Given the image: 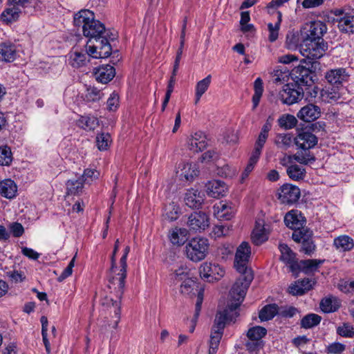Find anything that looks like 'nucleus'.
I'll return each instance as SVG.
<instances>
[{
  "label": "nucleus",
  "mask_w": 354,
  "mask_h": 354,
  "mask_svg": "<svg viewBox=\"0 0 354 354\" xmlns=\"http://www.w3.org/2000/svg\"><path fill=\"white\" fill-rule=\"evenodd\" d=\"M77 125L85 130L91 131L94 130L99 126V120L94 116H81L77 121Z\"/></svg>",
  "instance_id": "nucleus-35"
},
{
  "label": "nucleus",
  "mask_w": 354,
  "mask_h": 354,
  "mask_svg": "<svg viewBox=\"0 0 354 354\" xmlns=\"http://www.w3.org/2000/svg\"><path fill=\"white\" fill-rule=\"evenodd\" d=\"M274 144L278 148L287 149L292 144V136L290 133H279L275 137Z\"/></svg>",
  "instance_id": "nucleus-45"
},
{
  "label": "nucleus",
  "mask_w": 354,
  "mask_h": 354,
  "mask_svg": "<svg viewBox=\"0 0 354 354\" xmlns=\"http://www.w3.org/2000/svg\"><path fill=\"white\" fill-rule=\"evenodd\" d=\"M204 199V193L193 188L187 190L184 198L185 204L191 208H199Z\"/></svg>",
  "instance_id": "nucleus-18"
},
{
  "label": "nucleus",
  "mask_w": 354,
  "mask_h": 354,
  "mask_svg": "<svg viewBox=\"0 0 354 354\" xmlns=\"http://www.w3.org/2000/svg\"><path fill=\"white\" fill-rule=\"evenodd\" d=\"M99 175V171L94 169H86L80 178L83 180V183H89L97 179Z\"/></svg>",
  "instance_id": "nucleus-54"
},
{
  "label": "nucleus",
  "mask_w": 354,
  "mask_h": 354,
  "mask_svg": "<svg viewBox=\"0 0 354 354\" xmlns=\"http://www.w3.org/2000/svg\"><path fill=\"white\" fill-rule=\"evenodd\" d=\"M12 160L10 148L8 146L0 147V165H9Z\"/></svg>",
  "instance_id": "nucleus-50"
},
{
  "label": "nucleus",
  "mask_w": 354,
  "mask_h": 354,
  "mask_svg": "<svg viewBox=\"0 0 354 354\" xmlns=\"http://www.w3.org/2000/svg\"><path fill=\"white\" fill-rule=\"evenodd\" d=\"M177 173H179L180 176L184 177L187 180H192L198 175V170L195 165L182 163L179 165Z\"/></svg>",
  "instance_id": "nucleus-30"
},
{
  "label": "nucleus",
  "mask_w": 354,
  "mask_h": 354,
  "mask_svg": "<svg viewBox=\"0 0 354 354\" xmlns=\"http://www.w3.org/2000/svg\"><path fill=\"white\" fill-rule=\"evenodd\" d=\"M318 142L317 136L309 131H302L297 134L295 142L299 151L293 156L294 159L299 163L307 165L315 162V158L310 153Z\"/></svg>",
  "instance_id": "nucleus-3"
},
{
  "label": "nucleus",
  "mask_w": 354,
  "mask_h": 354,
  "mask_svg": "<svg viewBox=\"0 0 354 354\" xmlns=\"http://www.w3.org/2000/svg\"><path fill=\"white\" fill-rule=\"evenodd\" d=\"M267 239L268 236L265 228L257 223L252 234V242L255 245H259L267 241Z\"/></svg>",
  "instance_id": "nucleus-40"
},
{
  "label": "nucleus",
  "mask_w": 354,
  "mask_h": 354,
  "mask_svg": "<svg viewBox=\"0 0 354 354\" xmlns=\"http://www.w3.org/2000/svg\"><path fill=\"white\" fill-rule=\"evenodd\" d=\"M115 70L113 66L106 64L95 69V75L97 82L107 84L115 76Z\"/></svg>",
  "instance_id": "nucleus-21"
},
{
  "label": "nucleus",
  "mask_w": 354,
  "mask_h": 354,
  "mask_svg": "<svg viewBox=\"0 0 354 354\" xmlns=\"http://www.w3.org/2000/svg\"><path fill=\"white\" fill-rule=\"evenodd\" d=\"M312 237L313 232L308 228L294 231L292 234V238L295 242L301 243V251L306 254H310L315 249Z\"/></svg>",
  "instance_id": "nucleus-12"
},
{
  "label": "nucleus",
  "mask_w": 354,
  "mask_h": 354,
  "mask_svg": "<svg viewBox=\"0 0 354 354\" xmlns=\"http://www.w3.org/2000/svg\"><path fill=\"white\" fill-rule=\"evenodd\" d=\"M251 253L250 247L247 242H243L238 248L235 254L234 267L241 274L232 288V294L239 295L238 300L245 297L248 288L253 280L254 276L250 268H248V262Z\"/></svg>",
  "instance_id": "nucleus-2"
},
{
  "label": "nucleus",
  "mask_w": 354,
  "mask_h": 354,
  "mask_svg": "<svg viewBox=\"0 0 354 354\" xmlns=\"http://www.w3.org/2000/svg\"><path fill=\"white\" fill-rule=\"evenodd\" d=\"M67 195H78L82 192L84 183L82 179H71L66 183Z\"/></svg>",
  "instance_id": "nucleus-36"
},
{
  "label": "nucleus",
  "mask_w": 354,
  "mask_h": 354,
  "mask_svg": "<svg viewBox=\"0 0 354 354\" xmlns=\"http://www.w3.org/2000/svg\"><path fill=\"white\" fill-rule=\"evenodd\" d=\"M17 186L14 180L6 179L0 183V194L2 196L12 199L15 197Z\"/></svg>",
  "instance_id": "nucleus-27"
},
{
  "label": "nucleus",
  "mask_w": 354,
  "mask_h": 354,
  "mask_svg": "<svg viewBox=\"0 0 354 354\" xmlns=\"http://www.w3.org/2000/svg\"><path fill=\"white\" fill-rule=\"evenodd\" d=\"M231 302L227 305V307L222 312H218L216 314L213 329H216L219 331L223 332V329L225 326V322L227 320H232L233 315L236 317L239 315L236 310L243 302L245 297L241 298V300L239 299V295L235 294L233 297L232 294V290L230 292Z\"/></svg>",
  "instance_id": "nucleus-5"
},
{
  "label": "nucleus",
  "mask_w": 354,
  "mask_h": 354,
  "mask_svg": "<svg viewBox=\"0 0 354 354\" xmlns=\"http://www.w3.org/2000/svg\"><path fill=\"white\" fill-rule=\"evenodd\" d=\"M279 249L281 252L280 260L288 265L292 272H298L299 265L296 254L285 243L279 244Z\"/></svg>",
  "instance_id": "nucleus-15"
},
{
  "label": "nucleus",
  "mask_w": 354,
  "mask_h": 354,
  "mask_svg": "<svg viewBox=\"0 0 354 354\" xmlns=\"http://www.w3.org/2000/svg\"><path fill=\"white\" fill-rule=\"evenodd\" d=\"M75 259V257H74L71 260V261L68 263V265L67 266V267L63 270L62 274L59 275V277H58L59 281H62L66 278H67L68 277L71 275V274L73 272V268L74 267Z\"/></svg>",
  "instance_id": "nucleus-62"
},
{
  "label": "nucleus",
  "mask_w": 354,
  "mask_h": 354,
  "mask_svg": "<svg viewBox=\"0 0 354 354\" xmlns=\"http://www.w3.org/2000/svg\"><path fill=\"white\" fill-rule=\"evenodd\" d=\"M322 317L315 313L305 315L301 320V327L305 329L312 328L319 324Z\"/></svg>",
  "instance_id": "nucleus-39"
},
{
  "label": "nucleus",
  "mask_w": 354,
  "mask_h": 354,
  "mask_svg": "<svg viewBox=\"0 0 354 354\" xmlns=\"http://www.w3.org/2000/svg\"><path fill=\"white\" fill-rule=\"evenodd\" d=\"M279 315V306L276 304L265 306L259 312V317L261 321H268L275 315Z\"/></svg>",
  "instance_id": "nucleus-32"
},
{
  "label": "nucleus",
  "mask_w": 354,
  "mask_h": 354,
  "mask_svg": "<svg viewBox=\"0 0 354 354\" xmlns=\"http://www.w3.org/2000/svg\"><path fill=\"white\" fill-rule=\"evenodd\" d=\"M127 278V268L120 267V272L117 274V276L113 277L109 281L108 287L109 289H113L115 293L116 297L118 298L119 301H113L111 299L112 306L114 308L115 317L117 320L113 326L114 328H117L118 324L120 320L121 315V299L124 290L125 279Z\"/></svg>",
  "instance_id": "nucleus-4"
},
{
  "label": "nucleus",
  "mask_w": 354,
  "mask_h": 354,
  "mask_svg": "<svg viewBox=\"0 0 354 354\" xmlns=\"http://www.w3.org/2000/svg\"><path fill=\"white\" fill-rule=\"evenodd\" d=\"M272 126V120L269 118L265 124L263 125L260 133L258 136L257 141L260 143H266V140L268 137V133L270 131Z\"/></svg>",
  "instance_id": "nucleus-52"
},
{
  "label": "nucleus",
  "mask_w": 354,
  "mask_h": 354,
  "mask_svg": "<svg viewBox=\"0 0 354 354\" xmlns=\"http://www.w3.org/2000/svg\"><path fill=\"white\" fill-rule=\"evenodd\" d=\"M320 115L321 109L319 106L313 104H308L303 106L297 114L299 119L306 122L315 121L319 118Z\"/></svg>",
  "instance_id": "nucleus-17"
},
{
  "label": "nucleus",
  "mask_w": 354,
  "mask_h": 354,
  "mask_svg": "<svg viewBox=\"0 0 354 354\" xmlns=\"http://www.w3.org/2000/svg\"><path fill=\"white\" fill-rule=\"evenodd\" d=\"M180 292L182 294L186 295H197V300L195 306V319L198 318L201 306L204 297V288L200 286L198 283L192 278L185 279L181 286Z\"/></svg>",
  "instance_id": "nucleus-8"
},
{
  "label": "nucleus",
  "mask_w": 354,
  "mask_h": 354,
  "mask_svg": "<svg viewBox=\"0 0 354 354\" xmlns=\"http://www.w3.org/2000/svg\"><path fill=\"white\" fill-rule=\"evenodd\" d=\"M312 288V281L308 278L298 280L295 284L291 285L288 288L290 294L295 295H303Z\"/></svg>",
  "instance_id": "nucleus-25"
},
{
  "label": "nucleus",
  "mask_w": 354,
  "mask_h": 354,
  "mask_svg": "<svg viewBox=\"0 0 354 354\" xmlns=\"http://www.w3.org/2000/svg\"><path fill=\"white\" fill-rule=\"evenodd\" d=\"M264 146V143H260L259 141H256L254 149L251 154L249 161L257 163L260 155L261 153L262 149Z\"/></svg>",
  "instance_id": "nucleus-58"
},
{
  "label": "nucleus",
  "mask_w": 354,
  "mask_h": 354,
  "mask_svg": "<svg viewBox=\"0 0 354 354\" xmlns=\"http://www.w3.org/2000/svg\"><path fill=\"white\" fill-rule=\"evenodd\" d=\"M9 228L15 237H20L24 232L23 225L17 222L10 224Z\"/></svg>",
  "instance_id": "nucleus-59"
},
{
  "label": "nucleus",
  "mask_w": 354,
  "mask_h": 354,
  "mask_svg": "<svg viewBox=\"0 0 354 354\" xmlns=\"http://www.w3.org/2000/svg\"><path fill=\"white\" fill-rule=\"evenodd\" d=\"M206 187L207 195L216 198L225 196L227 192L225 183L218 180L209 181Z\"/></svg>",
  "instance_id": "nucleus-19"
},
{
  "label": "nucleus",
  "mask_w": 354,
  "mask_h": 354,
  "mask_svg": "<svg viewBox=\"0 0 354 354\" xmlns=\"http://www.w3.org/2000/svg\"><path fill=\"white\" fill-rule=\"evenodd\" d=\"M297 312V308L293 306L279 307V315L283 317H292Z\"/></svg>",
  "instance_id": "nucleus-60"
},
{
  "label": "nucleus",
  "mask_w": 354,
  "mask_h": 354,
  "mask_svg": "<svg viewBox=\"0 0 354 354\" xmlns=\"http://www.w3.org/2000/svg\"><path fill=\"white\" fill-rule=\"evenodd\" d=\"M119 103V97L118 95L113 93L107 100V108L109 111H115L118 108Z\"/></svg>",
  "instance_id": "nucleus-63"
},
{
  "label": "nucleus",
  "mask_w": 354,
  "mask_h": 354,
  "mask_svg": "<svg viewBox=\"0 0 354 354\" xmlns=\"http://www.w3.org/2000/svg\"><path fill=\"white\" fill-rule=\"evenodd\" d=\"M89 55L86 50V53L81 51H71L68 54V64L73 68H81L86 66L89 62Z\"/></svg>",
  "instance_id": "nucleus-22"
},
{
  "label": "nucleus",
  "mask_w": 354,
  "mask_h": 354,
  "mask_svg": "<svg viewBox=\"0 0 354 354\" xmlns=\"http://www.w3.org/2000/svg\"><path fill=\"white\" fill-rule=\"evenodd\" d=\"M345 345L339 342H333L326 347V352L330 354H341L345 350Z\"/></svg>",
  "instance_id": "nucleus-57"
},
{
  "label": "nucleus",
  "mask_w": 354,
  "mask_h": 354,
  "mask_svg": "<svg viewBox=\"0 0 354 354\" xmlns=\"http://www.w3.org/2000/svg\"><path fill=\"white\" fill-rule=\"evenodd\" d=\"M325 77L330 84L337 85V88L338 85L348 80V75L345 68H339L328 71Z\"/></svg>",
  "instance_id": "nucleus-20"
},
{
  "label": "nucleus",
  "mask_w": 354,
  "mask_h": 354,
  "mask_svg": "<svg viewBox=\"0 0 354 354\" xmlns=\"http://www.w3.org/2000/svg\"><path fill=\"white\" fill-rule=\"evenodd\" d=\"M21 10L18 7L10 6L7 8L1 15V17L3 22H11L17 21L19 19Z\"/></svg>",
  "instance_id": "nucleus-44"
},
{
  "label": "nucleus",
  "mask_w": 354,
  "mask_h": 354,
  "mask_svg": "<svg viewBox=\"0 0 354 354\" xmlns=\"http://www.w3.org/2000/svg\"><path fill=\"white\" fill-rule=\"evenodd\" d=\"M209 241L205 238H194L185 246L187 257L194 261L203 260L208 252Z\"/></svg>",
  "instance_id": "nucleus-6"
},
{
  "label": "nucleus",
  "mask_w": 354,
  "mask_h": 354,
  "mask_svg": "<svg viewBox=\"0 0 354 354\" xmlns=\"http://www.w3.org/2000/svg\"><path fill=\"white\" fill-rule=\"evenodd\" d=\"M279 125L285 129H290L297 125V120L292 115H283L278 120Z\"/></svg>",
  "instance_id": "nucleus-48"
},
{
  "label": "nucleus",
  "mask_w": 354,
  "mask_h": 354,
  "mask_svg": "<svg viewBox=\"0 0 354 354\" xmlns=\"http://www.w3.org/2000/svg\"><path fill=\"white\" fill-rule=\"evenodd\" d=\"M189 148L193 152H198L203 150L207 146L206 137L201 132H196L188 140Z\"/></svg>",
  "instance_id": "nucleus-23"
},
{
  "label": "nucleus",
  "mask_w": 354,
  "mask_h": 354,
  "mask_svg": "<svg viewBox=\"0 0 354 354\" xmlns=\"http://www.w3.org/2000/svg\"><path fill=\"white\" fill-rule=\"evenodd\" d=\"M217 272L218 274L223 276L224 274V270L215 264L205 263L202 264L199 269V273L202 278L207 279V281H211V279H214V274L215 272Z\"/></svg>",
  "instance_id": "nucleus-26"
},
{
  "label": "nucleus",
  "mask_w": 354,
  "mask_h": 354,
  "mask_svg": "<svg viewBox=\"0 0 354 354\" xmlns=\"http://www.w3.org/2000/svg\"><path fill=\"white\" fill-rule=\"evenodd\" d=\"M279 28L280 24H268V39L270 42H274L277 39Z\"/></svg>",
  "instance_id": "nucleus-56"
},
{
  "label": "nucleus",
  "mask_w": 354,
  "mask_h": 354,
  "mask_svg": "<svg viewBox=\"0 0 354 354\" xmlns=\"http://www.w3.org/2000/svg\"><path fill=\"white\" fill-rule=\"evenodd\" d=\"M337 333L344 337H353L354 336V327L348 323H344L337 328Z\"/></svg>",
  "instance_id": "nucleus-53"
},
{
  "label": "nucleus",
  "mask_w": 354,
  "mask_h": 354,
  "mask_svg": "<svg viewBox=\"0 0 354 354\" xmlns=\"http://www.w3.org/2000/svg\"><path fill=\"white\" fill-rule=\"evenodd\" d=\"M104 96L100 89L95 86H88L86 88L84 95V100L88 102H95L100 100Z\"/></svg>",
  "instance_id": "nucleus-43"
},
{
  "label": "nucleus",
  "mask_w": 354,
  "mask_h": 354,
  "mask_svg": "<svg viewBox=\"0 0 354 354\" xmlns=\"http://www.w3.org/2000/svg\"><path fill=\"white\" fill-rule=\"evenodd\" d=\"M73 22H100V19H95L93 12L88 9H82L73 16Z\"/></svg>",
  "instance_id": "nucleus-37"
},
{
  "label": "nucleus",
  "mask_w": 354,
  "mask_h": 354,
  "mask_svg": "<svg viewBox=\"0 0 354 354\" xmlns=\"http://www.w3.org/2000/svg\"><path fill=\"white\" fill-rule=\"evenodd\" d=\"M304 91L302 87L295 84H286L279 93V99L283 104L292 105L304 97Z\"/></svg>",
  "instance_id": "nucleus-11"
},
{
  "label": "nucleus",
  "mask_w": 354,
  "mask_h": 354,
  "mask_svg": "<svg viewBox=\"0 0 354 354\" xmlns=\"http://www.w3.org/2000/svg\"><path fill=\"white\" fill-rule=\"evenodd\" d=\"M247 350L251 354H257L258 351L263 348L262 341L250 340L245 344Z\"/></svg>",
  "instance_id": "nucleus-55"
},
{
  "label": "nucleus",
  "mask_w": 354,
  "mask_h": 354,
  "mask_svg": "<svg viewBox=\"0 0 354 354\" xmlns=\"http://www.w3.org/2000/svg\"><path fill=\"white\" fill-rule=\"evenodd\" d=\"M323 262L324 261L317 259L301 260L299 262L298 261V272L300 270L305 272L315 271Z\"/></svg>",
  "instance_id": "nucleus-38"
},
{
  "label": "nucleus",
  "mask_w": 354,
  "mask_h": 354,
  "mask_svg": "<svg viewBox=\"0 0 354 354\" xmlns=\"http://www.w3.org/2000/svg\"><path fill=\"white\" fill-rule=\"evenodd\" d=\"M222 331L213 329L210 335L209 354H216L223 336Z\"/></svg>",
  "instance_id": "nucleus-42"
},
{
  "label": "nucleus",
  "mask_w": 354,
  "mask_h": 354,
  "mask_svg": "<svg viewBox=\"0 0 354 354\" xmlns=\"http://www.w3.org/2000/svg\"><path fill=\"white\" fill-rule=\"evenodd\" d=\"M267 333V330L262 326H254L248 331L247 336L250 340L261 341Z\"/></svg>",
  "instance_id": "nucleus-47"
},
{
  "label": "nucleus",
  "mask_w": 354,
  "mask_h": 354,
  "mask_svg": "<svg viewBox=\"0 0 354 354\" xmlns=\"http://www.w3.org/2000/svg\"><path fill=\"white\" fill-rule=\"evenodd\" d=\"M187 225L191 230L201 232L209 226V217L205 212H194L189 216Z\"/></svg>",
  "instance_id": "nucleus-14"
},
{
  "label": "nucleus",
  "mask_w": 354,
  "mask_h": 354,
  "mask_svg": "<svg viewBox=\"0 0 354 354\" xmlns=\"http://www.w3.org/2000/svg\"><path fill=\"white\" fill-rule=\"evenodd\" d=\"M188 239V231L185 228L176 227L169 234V239L174 245H183Z\"/></svg>",
  "instance_id": "nucleus-29"
},
{
  "label": "nucleus",
  "mask_w": 354,
  "mask_h": 354,
  "mask_svg": "<svg viewBox=\"0 0 354 354\" xmlns=\"http://www.w3.org/2000/svg\"><path fill=\"white\" fill-rule=\"evenodd\" d=\"M176 279L178 281H184L185 279L190 278L189 270L187 267H180L174 272Z\"/></svg>",
  "instance_id": "nucleus-61"
},
{
  "label": "nucleus",
  "mask_w": 354,
  "mask_h": 354,
  "mask_svg": "<svg viewBox=\"0 0 354 354\" xmlns=\"http://www.w3.org/2000/svg\"><path fill=\"white\" fill-rule=\"evenodd\" d=\"M111 136L109 133H100L96 137L97 147L100 151L106 150L111 143Z\"/></svg>",
  "instance_id": "nucleus-51"
},
{
  "label": "nucleus",
  "mask_w": 354,
  "mask_h": 354,
  "mask_svg": "<svg viewBox=\"0 0 354 354\" xmlns=\"http://www.w3.org/2000/svg\"><path fill=\"white\" fill-rule=\"evenodd\" d=\"M254 93L252 96V104L253 109H255L259 105V101L261 100L263 91V82L260 77H258L254 81Z\"/></svg>",
  "instance_id": "nucleus-46"
},
{
  "label": "nucleus",
  "mask_w": 354,
  "mask_h": 354,
  "mask_svg": "<svg viewBox=\"0 0 354 354\" xmlns=\"http://www.w3.org/2000/svg\"><path fill=\"white\" fill-rule=\"evenodd\" d=\"M340 307V303L335 297L323 299L320 302V308L324 313H329L337 311Z\"/></svg>",
  "instance_id": "nucleus-34"
},
{
  "label": "nucleus",
  "mask_w": 354,
  "mask_h": 354,
  "mask_svg": "<svg viewBox=\"0 0 354 354\" xmlns=\"http://www.w3.org/2000/svg\"><path fill=\"white\" fill-rule=\"evenodd\" d=\"M279 199L283 204H293L300 198V189L298 187L292 184L283 185L278 193Z\"/></svg>",
  "instance_id": "nucleus-13"
},
{
  "label": "nucleus",
  "mask_w": 354,
  "mask_h": 354,
  "mask_svg": "<svg viewBox=\"0 0 354 354\" xmlns=\"http://www.w3.org/2000/svg\"><path fill=\"white\" fill-rule=\"evenodd\" d=\"M287 174L292 180H299L304 178L306 170L303 167L295 164L287 168Z\"/></svg>",
  "instance_id": "nucleus-41"
},
{
  "label": "nucleus",
  "mask_w": 354,
  "mask_h": 354,
  "mask_svg": "<svg viewBox=\"0 0 354 354\" xmlns=\"http://www.w3.org/2000/svg\"><path fill=\"white\" fill-rule=\"evenodd\" d=\"M284 223L288 227L294 231L301 230L304 228L303 226L306 219L298 210H291L284 216Z\"/></svg>",
  "instance_id": "nucleus-16"
},
{
  "label": "nucleus",
  "mask_w": 354,
  "mask_h": 354,
  "mask_svg": "<svg viewBox=\"0 0 354 354\" xmlns=\"http://www.w3.org/2000/svg\"><path fill=\"white\" fill-rule=\"evenodd\" d=\"M333 244L340 251H350L354 247V242L352 238L347 235H342L334 239Z\"/></svg>",
  "instance_id": "nucleus-31"
},
{
  "label": "nucleus",
  "mask_w": 354,
  "mask_h": 354,
  "mask_svg": "<svg viewBox=\"0 0 354 354\" xmlns=\"http://www.w3.org/2000/svg\"><path fill=\"white\" fill-rule=\"evenodd\" d=\"M211 79L212 77L209 75L197 82L195 88V104L198 103L202 95L207 91L211 83Z\"/></svg>",
  "instance_id": "nucleus-33"
},
{
  "label": "nucleus",
  "mask_w": 354,
  "mask_h": 354,
  "mask_svg": "<svg viewBox=\"0 0 354 354\" xmlns=\"http://www.w3.org/2000/svg\"><path fill=\"white\" fill-rule=\"evenodd\" d=\"M324 100L328 103H333L337 102L341 97V93L335 88H328L323 91L322 93Z\"/></svg>",
  "instance_id": "nucleus-49"
},
{
  "label": "nucleus",
  "mask_w": 354,
  "mask_h": 354,
  "mask_svg": "<svg viewBox=\"0 0 354 354\" xmlns=\"http://www.w3.org/2000/svg\"><path fill=\"white\" fill-rule=\"evenodd\" d=\"M326 31V24H304L299 30L288 32L286 43L289 49L298 48L306 59H318L328 49L322 39Z\"/></svg>",
  "instance_id": "nucleus-1"
},
{
  "label": "nucleus",
  "mask_w": 354,
  "mask_h": 354,
  "mask_svg": "<svg viewBox=\"0 0 354 354\" xmlns=\"http://www.w3.org/2000/svg\"><path fill=\"white\" fill-rule=\"evenodd\" d=\"M166 216L170 221H174L177 219L179 212V208L176 207L174 204H169L167 207Z\"/></svg>",
  "instance_id": "nucleus-64"
},
{
  "label": "nucleus",
  "mask_w": 354,
  "mask_h": 354,
  "mask_svg": "<svg viewBox=\"0 0 354 354\" xmlns=\"http://www.w3.org/2000/svg\"><path fill=\"white\" fill-rule=\"evenodd\" d=\"M301 63H305L306 66L299 64L295 66L290 72V75L294 81L295 84L298 86H309L313 84L314 73L310 70V65L313 66V63L310 61L307 62L306 59H303Z\"/></svg>",
  "instance_id": "nucleus-7"
},
{
  "label": "nucleus",
  "mask_w": 354,
  "mask_h": 354,
  "mask_svg": "<svg viewBox=\"0 0 354 354\" xmlns=\"http://www.w3.org/2000/svg\"><path fill=\"white\" fill-rule=\"evenodd\" d=\"M214 214L219 219L230 220L233 216V210L227 203L221 201L214 205Z\"/></svg>",
  "instance_id": "nucleus-28"
},
{
  "label": "nucleus",
  "mask_w": 354,
  "mask_h": 354,
  "mask_svg": "<svg viewBox=\"0 0 354 354\" xmlns=\"http://www.w3.org/2000/svg\"><path fill=\"white\" fill-rule=\"evenodd\" d=\"M82 28L85 37L95 40L106 37L114 40L118 37L117 32L106 29L104 24H84Z\"/></svg>",
  "instance_id": "nucleus-10"
},
{
  "label": "nucleus",
  "mask_w": 354,
  "mask_h": 354,
  "mask_svg": "<svg viewBox=\"0 0 354 354\" xmlns=\"http://www.w3.org/2000/svg\"><path fill=\"white\" fill-rule=\"evenodd\" d=\"M16 46L11 43L0 44V61L12 62L17 57Z\"/></svg>",
  "instance_id": "nucleus-24"
},
{
  "label": "nucleus",
  "mask_w": 354,
  "mask_h": 354,
  "mask_svg": "<svg viewBox=\"0 0 354 354\" xmlns=\"http://www.w3.org/2000/svg\"><path fill=\"white\" fill-rule=\"evenodd\" d=\"M93 45L86 46V51L89 57L95 59L106 58L111 55L112 47L109 43V37L101 38L95 40Z\"/></svg>",
  "instance_id": "nucleus-9"
}]
</instances>
